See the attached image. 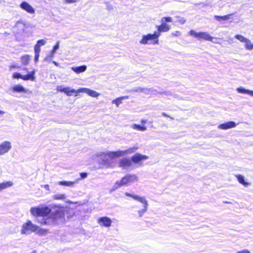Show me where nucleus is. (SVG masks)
I'll return each mask as SVG.
<instances>
[{
  "mask_svg": "<svg viewBox=\"0 0 253 253\" xmlns=\"http://www.w3.org/2000/svg\"><path fill=\"white\" fill-rule=\"evenodd\" d=\"M20 59L21 62L23 65H27L29 64L30 58L28 55H25L22 56Z\"/></svg>",
  "mask_w": 253,
  "mask_h": 253,
  "instance_id": "obj_28",
  "label": "nucleus"
},
{
  "mask_svg": "<svg viewBox=\"0 0 253 253\" xmlns=\"http://www.w3.org/2000/svg\"><path fill=\"white\" fill-rule=\"evenodd\" d=\"M87 67L86 65H82L80 66L73 67L71 68L72 70L77 74H80L84 72L86 70Z\"/></svg>",
  "mask_w": 253,
  "mask_h": 253,
  "instance_id": "obj_21",
  "label": "nucleus"
},
{
  "mask_svg": "<svg viewBox=\"0 0 253 253\" xmlns=\"http://www.w3.org/2000/svg\"><path fill=\"white\" fill-rule=\"evenodd\" d=\"M143 88L140 87H135L131 89L130 91V92H142Z\"/></svg>",
  "mask_w": 253,
  "mask_h": 253,
  "instance_id": "obj_37",
  "label": "nucleus"
},
{
  "mask_svg": "<svg viewBox=\"0 0 253 253\" xmlns=\"http://www.w3.org/2000/svg\"><path fill=\"white\" fill-rule=\"evenodd\" d=\"M137 148L133 147L129 148L125 150H119L115 151L113 153H110V156L111 157H120L121 156H124L127 154H130L134 152Z\"/></svg>",
  "mask_w": 253,
  "mask_h": 253,
  "instance_id": "obj_9",
  "label": "nucleus"
},
{
  "mask_svg": "<svg viewBox=\"0 0 253 253\" xmlns=\"http://www.w3.org/2000/svg\"><path fill=\"white\" fill-rule=\"evenodd\" d=\"M157 93L160 94V91H158L153 87L150 88V94H156Z\"/></svg>",
  "mask_w": 253,
  "mask_h": 253,
  "instance_id": "obj_40",
  "label": "nucleus"
},
{
  "mask_svg": "<svg viewBox=\"0 0 253 253\" xmlns=\"http://www.w3.org/2000/svg\"><path fill=\"white\" fill-rule=\"evenodd\" d=\"M51 58L50 57V55H49V56H48L47 57H46L44 59V60H45L50 61V59H51Z\"/></svg>",
  "mask_w": 253,
  "mask_h": 253,
  "instance_id": "obj_47",
  "label": "nucleus"
},
{
  "mask_svg": "<svg viewBox=\"0 0 253 253\" xmlns=\"http://www.w3.org/2000/svg\"><path fill=\"white\" fill-rule=\"evenodd\" d=\"M245 43V47L249 50H252L253 49V42L252 43L250 40L247 39Z\"/></svg>",
  "mask_w": 253,
  "mask_h": 253,
  "instance_id": "obj_31",
  "label": "nucleus"
},
{
  "mask_svg": "<svg viewBox=\"0 0 253 253\" xmlns=\"http://www.w3.org/2000/svg\"><path fill=\"white\" fill-rule=\"evenodd\" d=\"M11 143L8 141H4L0 144V155L7 153L11 148Z\"/></svg>",
  "mask_w": 253,
  "mask_h": 253,
  "instance_id": "obj_11",
  "label": "nucleus"
},
{
  "mask_svg": "<svg viewBox=\"0 0 253 253\" xmlns=\"http://www.w3.org/2000/svg\"><path fill=\"white\" fill-rule=\"evenodd\" d=\"M131 161L128 158L121 159L119 162V167L123 169H127L131 166Z\"/></svg>",
  "mask_w": 253,
  "mask_h": 253,
  "instance_id": "obj_13",
  "label": "nucleus"
},
{
  "mask_svg": "<svg viewBox=\"0 0 253 253\" xmlns=\"http://www.w3.org/2000/svg\"><path fill=\"white\" fill-rule=\"evenodd\" d=\"M160 94H164L167 96H171L172 95V93L170 91H165L164 92L160 91Z\"/></svg>",
  "mask_w": 253,
  "mask_h": 253,
  "instance_id": "obj_42",
  "label": "nucleus"
},
{
  "mask_svg": "<svg viewBox=\"0 0 253 253\" xmlns=\"http://www.w3.org/2000/svg\"><path fill=\"white\" fill-rule=\"evenodd\" d=\"M237 90L238 92L240 93L248 94L252 96H253V90L247 89L242 86L237 88Z\"/></svg>",
  "mask_w": 253,
  "mask_h": 253,
  "instance_id": "obj_23",
  "label": "nucleus"
},
{
  "mask_svg": "<svg viewBox=\"0 0 253 253\" xmlns=\"http://www.w3.org/2000/svg\"><path fill=\"white\" fill-rule=\"evenodd\" d=\"M57 90L61 92L65 93L68 96H72L73 93H79L78 90L71 88L69 87H64L62 85H58L57 86Z\"/></svg>",
  "mask_w": 253,
  "mask_h": 253,
  "instance_id": "obj_10",
  "label": "nucleus"
},
{
  "mask_svg": "<svg viewBox=\"0 0 253 253\" xmlns=\"http://www.w3.org/2000/svg\"><path fill=\"white\" fill-rule=\"evenodd\" d=\"M142 92L146 94H150V88H143Z\"/></svg>",
  "mask_w": 253,
  "mask_h": 253,
  "instance_id": "obj_41",
  "label": "nucleus"
},
{
  "mask_svg": "<svg viewBox=\"0 0 253 253\" xmlns=\"http://www.w3.org/2000/svg\"><path fill=\"white\" fill-rule=\"evenodd\" d=\"M162 115L164 116V117H170L169 115H168L167 114H166L165 112H163L162 113Z\"/></svg>",
  "mask_w": 253,
  "mask_h": 253,
  "instance_id": "obj_48",
  "label": "nucleus"
},
{
  "mask_svg": "<svg viewBox=\"0 0 253 253\" xmlns=\"http://www.w3.org/2000/svg\"><path fill=\"white\" fill-rule=\"evenodd\" d=\"M147 121V120L142 119V120H141V122L142 124H145V123H146Z\"/></svg>",
  "mask_w": 253,
  "mask_h": 253,
  "instance_id": "obj_49",
  "label": "nucleus"
},
{
  "mask_svg": "<svg viewBox=\"0 0 253 253\" xmlns=\"http://www.w3.org/2000/svg\"><path fill=\"white\" fill-rule=\"evenodd\" d=\"M12 90L14 92H27V90L22 85L17 84L13 86L12 88Z\"/></svg>",
  "mask_w": 253,
  "mask_h": 253,
  "instance_id": "obj_22",
  "label": "nucleus"
},
{
  "mask_svg": "<svg viewBox=\"0 0 253 253\" xmlns=\"http://www.w3.org/2000/svg\"><path fill=\"white\" fill-rule=\"evenodd\" d=\"M55 53V52H53V49H52V50L51 51L50 54L49 55L51 58H52L53 57L54 54Z\"/></svg>",
  "mask_w": 253,
  "mask_h": 253,
  "instance_id": "obj_46",
  "label": "nucleus"
},
{
  "mask_svg": "<svg viewBox=\"0 0 253 253\" xmlns=\"http://www.w3.org/2000/svg\"><path fill=\"white\" fill-rule=\"evenodd\" d=\"M148 157L146 155H141L140 153H136L131 157V161L134 163H139L141 161L147 160Z\"/></svg>",
  "mask_w": 253,
  "mask_h": 253,
  "instance_id": "obj_14",
  "label": "nucleus"
},
{
  "mask_svg": "<svg viewBox=\"0 0 253 253\" xmlns=\"http://www.w3.org/2000/svg\"><path fill=\"white\" fill-rule=\"evenodd\" d=\"M12 77L14 79H21L23 80V75H21L19 73H14L13 74Z\"/></svg>",
  "mask_w": 253,
  "mask_h": 253,
  "instance_id": "obj_36",
  "label": "nucleus"
},
{
  "mask_svg": "<svg viewBox=\"0 0 253 253\" xmlns=\"http://www.w3.org/2000/svg\"><path fill=\"white\" fill-rule=\"evenodd\" d=\"M44 187L46 188V189L48 190L49 189V185H45Z\"/></svg>",
  "mask_w": 253,
  "mask_h": 253,
  "instance_id": "obj_52",
  "label": "nucleus"
},
{
  "mask_svg": "<svg viewBox=\"0 0 253 253\" xmlns=\"http://www.w3.org/2000/svg\"><path fill=\"white\" fill-rule=\"evenodd\" d=\"M36 252L35 251H33V253H35Z\"/></svg>",
  "mask_w": 253,
  "mask_h": 253,
  "instance_id": "obj_57",
  "label": "nucleus"
},
{
  "mask_svg": "<svg viewBox=\"0 0 253 253\" xmlns=\"http://www.w3.org/2000/svg\"><path fill=\"white\" fill-rule=\"evenodd\" d=\"M128 98V96H123L116 98L112 101V103L115 104L117 107H119V105L122 103V100Z\"/></svg>",
  "mask_w": 253,
  "mask_h": 253,
  "instance_id": "obj_24",
  "label": "nucleus"
},
{
  "mask_svg": "<svg viewBox=\"0 0 253 253\" xmlns=\"http://www.w3.org/2000/svg\"><path fill=\"white\" fill-rule=\"evenodd\" d=\"M0 114H4V112L0 110Z\"/></svg>",
  "mask_w": 253,
  "mask_h": 253,
  "instance_id": "obj_53",
  "label": "nucleus"
},
{
  "mask_svg": "<svg viewBox=\"0 0 253 253\" xmlns=\"http://www.w3.org/2000/svg\"><path fill=\"white\" fill-rule=\"evenodd\" d=\"M80 176L82 179H84L87 177V173L86 172H81L80 173Z\"/></svg>",
  "mask_w": 253,
  "mask_h": 253,
  "instance_id": "obj_44",
  "label": "nucleus"
},
{
  "mask_svg": "<svg viewBox=\"0 0 253 253\" xmlns=\"http://www.w3.org/2000/svg\"><path fill=\"white\" fill-rule=\"evenodd\" d=\"M236 126V124L233 121H230L220 124L218 127L221 129H227L229 128L235 127Z\"/></svg>",
  "mask_w": 253,
  "mask_h": 253,
  "instance_id": "obj_18",
  "label": "nucleus"
},
{
  "mask_svg": "<svg viewBox=\"0 0 253 253\" xmlns=\"http://www.w3.org/2000/svg\"><path fill=\"white\" fill-rule=\"evenodd\" d=\"M12 184L13 183L11 181H6L5 182L0 183V191L11 186Z\"/></svg>",
  "mask_w": 253,
  "mask_h": 253,
  "instance_id": "obj_27",
  "label": "nucleus"
},
{
  "mask_svg": "<svg viewBox=\"0 0 253 253\" xmlns=\"http://www.w3.org/2000/svg\"><path fill=\"white\" fill-rule=\"evenodd\" d=\"M66 198L65 194H57L53 196V198L55 200H63Z\"/></svg>",
  "mask_w": 253,
  "mask_h": 253,
  "instance_id": "obj_32",
  "label": "nucleus"
},
{
  "mask_svg": "<svg viewBox=\"0 0 253 253\" xmlns=\"http://www.w3.org/2000/svg\"><path fill=\"white\" fill-rule=\"evenodd\" d=\"M12 68H19V67L16 66V65H12L11 66Z\"/></svg>",
  "mask_w": 253,
  "mask_h": 253,
  "instance_id": "obj_54",
  "label": "nucleus"
},
{
  "mask_svg": "<svg viewBox=\"0 0 253 253\" xmlns=\"http://www.w3.org/2000/svg\"><path fill=\"white\" fill-rule=\"evenodd\" d=\"M46 42L45 40L41 39L37 41L36 44L34 46V50H39L41 51V46L46 44Z\"/></svg>",
  "mask_w": 253,
  "mask_h": 253,
  "instance_id": "obj_25",
  "label": "nucleus"
},
{
  "mask_svg": "<svg viewBox=\"0 0 253 253\" xmlns=\"http://www.w3.org/2000/svg\"><path fill=\"white\" fill-rule=\"evenodd\" d=\"M30 211L35 216H41L38 220L43 225L57 224L64 220V208L60 205L50 204L42 208L33 207Z\"/></svg>",
  "mask_w": 253,
  "mask_h": 253,
  "instance_id": "obj_1",
  "label": "nucleus"
},
{
  "mask_svg": "<svg viewBox=\"0 0 253 253\" xmlns=\"http://www.w3.org/2000/svg\"><path fill=\"white\" fill-rule=\"evenodd\" d=\"M38 229V226L32 223L30 220L27 221L24 223L21 230V234L25 235H29L32 232L36 231Z\"/></svg>",
  "mask_w": 253,
  "mask_h": 253,
  "instance_id": "obj_6",
  "label": "nucleus"
},
{
  "mask_svg": "<svg viewBox=\"0 0 253 253\" xmlns=\"http://www.w3.org/2000/svg\"><path fill=\"white\" fill-rule=\"evenodd\" d=\"M171 35L174 37H179L181 35L180 32L176 31L171 34Z\"/></svg>",
  "mask_w": 253,
  "mask_h": 253,
  "instance_id": "obj_43",
  "label": "nucleus"
},
{
  "mask_svg": "<svg viewBox=\"0 0 253 253\" xmlns=\"http://www.w3.org/2000/svg\"><path fill=\"white\" fill-rule=\"evenodd\" d=\"M23 69H24V70H25V71H27V68H24Z\"/></svg>",
  "mask_w": 253,
  "mask_h": 253,
  "instance_id": "obj_56",
  "label": "nucleus"
},
{
  "mask_svg": "<svg viewBox=\"0 0 253 253\" xmlns=\"http://www.w3.org/2000/svg\"><path fill=\"white\" fill-rule=\"evenodd\" d=\"M36 70L34 69L32 71L28 73L27 75H23V80L24 81L31 80L34 81L35 80Z\"/></svg>",
  "mask_w": 253,
  "mask_h": 253,
  "instance_id": "obj_19",
  "label": "nucleus"
},
{
  "mask_svg": "<svg viewBox=\"0 0 253 253\" xmlns=\"http://www.w3.org/2000/svg\"><path fill=\"white\" fill-rule=\"evenodd\" d=\"M172 21V18L170 17H164L161 19V22L166 23L167 22H170Z\"/></svg>",
  "mask_w": 253,
  "mask_h": 253,
  "instance_id": "obj_34",
  "label": "nucleus"
},
{
  "mask_svg": "<svg viewBox=\"0 0 253 253\" xmlns=\"http://www.w3.org/2000/svg\"><path fill=\"white\" fill-rule=\"evenodd\" d=\"M159 32H154L153 34H148L142 36L141 40L139 41L142 44H158Z\"/></svg>",
  "mask_w": 253,
  "mask_h": 253,
  "instance_id": "obj_3",
  "label": "nucleus"
},
{
  "mask_svg": "<svg viewBox=\"0 0 253 253\" xmlns=\"http://www.w3.org/2000/svg\"><path fill=\"white\" fill-rule=\"evenodd\" d=\"M157 27L158 31L155 32H159V37L161 36V32H168L170 29V26L164 22H161V24L157 26Z\"/></svg>",
  "mask_w": 253,
  "mask_h": 253,
  "instance_id": "obj_16",
  "label": "nucleus"
},
{
  "mask_svg": "<svg viewBox=\"0 0 253 253\" xmlns=\"http://www.w3.org/2000/svg\"><path fill=\"white\" fill-rule=\"evenodd\" d=\"M52 62L56 66H58L59 65V63L56 62V61H53Z\"/></svg>",
  "mask_w": 253,
  "mask_h": 253,
  "instance_id": "obj_51",
  "label": "nucleus"
},
{
  "mask_svg": "<svg viewBox=\"0 0 253 253\" xmlns=\"http://www.w3.org/2000/svg\"><path fill=\"white\" fill-rule=\"evenodd\" d=\"M20 7L29 13H34V8L26 1H23L20 5Z\"/></svg>",
  "mask_w": 253,
  "mask_h": 253,
  "instance_id": "obj_17",
  "label": "nucleus"
},
{
  "mask_svg": "<svg viewBox=\"0 0 253 253\" xmlns=\"http://www.w3.org/2000/svg\"><path fill=\"white\" fill-rule=\"evenodd\" d=\"M78 92H84L88 94L89 96L93 97H97L99 94L96 91L91 90L87 88H81L78 90Z\"/></svg>",
  "mask_w": 253,
  "mask_h": 253,
  "instance_id": "obj_15",
  "label": "nucleus"
},
{
  "mask_svg": "<svg viewBox=\"0 0 253 253\" xmlns=\"http://www.w3.org/2000/svg\"><path fill=\"white\" fill-rule=\"evenodd\" d=\"M35 51V58L34 60L35 62H37L39 60V58L40 56V52L41 51H39V50H34Z\"/></svg>",
  "mask_w": 253,
  "mask_h": 253,
  "instance_id": "obj_35",
  "label": "nucleus"
},
{
  "mask_svg": "<svg viewBox=\"0 0 253 253\" xmlns=\"http://www.w3.org/2000/svg\"><path fill=\"white\" fill-rule=\"evenodd\" d=\"M125 195L126 196L133 198L134 200L137 201L143 205V209L137 211L139 217H141L147 211L149 205L147 200L144 197H140L138 195H132L128 192H126Z\"/></svg>",
  "mask_w": 253,
  "mask_h": 253,
  "instance_id": "obj_2",
  "label": "nucleus"
},
{
  "mask_svg": "<svg viewBox=\"0 0 253 253\" xmlns=\"http://www.w3.org/2000/svg\"><path fill=\"white\" fill-rule=\"evenodd\" d=\"M189 34L197 38L198 40H204L206 41H211L212 38L207 32L197 33L194 30H191L189 31Z\"/></svg>",
  "mask_w": 253,
  "mask_h": 253,
  "instance_id": "obj_7",
  "label": "nucleus"
},
{
  "mask_svg": "<svg viewBox=\"0 0 253 253\" xmlns=\"http://www.w3.org/2000/svg\"><path fill=\"white\" fill-rule=\"evenodd\" d=\"M138 177L135 174H127L123 177L120 181H117L113 187V190L117 189L119 187L137 181Z\"/></svg>",
  "mask_w": 253,
  "mask_h": 253,
  "instance_id": "obj_4",
  "label": "nucleus"
},
{
  "mask_svg": "<svg viewBox=\"0 0 253 253\" xmlns=\"http://www.w3.org/2000/svg\"><path fill=\"white\" fill-rule=\"evenodd\" d=\"M132 128L134 129H137L140 131H145L146 130L147 127L145 126H141L139 125L133 124L132 125Z\"/></svg>",
  "mask_w": 253,
  "mask_h": 253,
  "instance_id": "obj_30",
  "label": "nucleus"
},
{
  "mask_svg": "<svg viewBox=\"0 0 253 253\" xmlns=\"http://www.w3.org/2000/svg\"><path fill=\"white\" fill-rule=\"evenodd\" d=\"M77 181H61L59 182V184L62 186L73 187Z\"/></svg>",
  "mask_w": 253,
  "mask_h": 253,
  "instance_id": "obj_26",
  "label": "nucleus"
},
{
  "mask_svg": "<svg viewBox=\"0 0 253 253\" xmlns=\"http://www.w3.org/2000/svg\"><path fill=\"white\" fill-rule=\"evenodd\" d=\"M79 0H65V2L66 3H75L78 1Z\"/></svg>",
  "mask_w": 253,
  "mask_h": 253,
  "instance_id": "obj_45",
  "label": "nucleus"
},
{
  "mask_svg": "<svg viewBox=\"0 0 253 253\" xmlns=\"http://www.w3.org/2000/svg\"><path fill=\"white\" fill-rule=\"evenodd\" d=\"M107 9H108V10H111L113 9V7H112V6L108 5L107 6Z\"/></svg>",
  "mask_w": 253,
  "mask_h": 253,
  "instance_id": "obj_50",
  "label": "nucleus"
},
{
  "mask_svg": "<svg viewBox=\"0 0 253 253\" xmlns=\"http://www.w3.org/2000/svg\"><path fill=\"white\" fill-rule=\"evenodd\" d=\"M59 42H57L56 43L55 45H54L53 47V52H55L59 48Z\"/></svg>",
  "mask_w": 253,
  "mask_h": 253,
  "instance_id": "obj_39",
  "label": "nucleus"
},
{
  "mask_svg": "<svg viewBox=\"0 0 253 253\" xmlns=\"http://www.w3.org/2000/svg\"><path fill=\"white\" fill-rule=\"evenodd\" d=\"M235 176L237 178L238 182L245 187H248L249 186L251 185V183L245 181V177L243 175L238 174L236 175Z\"/></svg>",
  "mask_w": 253,
  "mask_h": 253,
  "instance_id": "obj_20",
  "label": "nucleus"
},
{
  "mask_svg": "<svg viewBox=\"0 0 253 253\" xmlns=\"http://www.w3.org/2000/svg\"><path fill=\"white\" fill-rule=\"evenodd\" d=\"M98 222L101 226L110 227L111 226L112 222L109 217L107 216H103L100 217L98 219Z\"/></svg>",
  "mask_w": 253,
  "mask_h": 253,
  "instance_id": "obj_12",
  "label": "nucleus"
},
{
  "mask_svg": "<svg viewBox=\"0 0 253 253\" xmlns=\"http://www.w3.org/2000/svg\"><path fill=\"white\" fill-rule=\"evenodd\" d=\"M28 27L26 22L23 20L18 21L13 28V32L15 34H21L24 32Z\"/></svg>",
  "mask_w": 253,
  "mask_h": 253,
  "instance_id": "obj_8",
  "label": "nucleus"
},
{
  "mask_svg": "<svg viewBox=\"0 0 253 253\" xmlns=\"http://www.w3.org/2000/svg\"><path fill=\"white\" fill-rule=\"evenodd\" d=\"M176 18L177 19V21L181 24H184L186 22V20L182 17L177 16Z\"/></svg>",
  "mask_w": 253,
  "mask_h": 253,
  "instance_id": "obj_38",
  "label": "nucleus"
},
{
  "mask_svg": "<svg viewBox=\"0 0 253 253\" xmlns=\"http://www.w3.org/2000/svg\"><path fill=\"white\" fill-rule=\"evenodd\" d=\"M224 203H226V204H230L231 203L230 202H227V201L224 202Z\"/></svg>",
  "mask_w": 253,
  "mask_h": 253,
  "instance_id": "obj_55",
  "label": "nucleus"
},
{
  "mask_svg": "<svg viewBox=\"0 0 253 253\" xmlns=\"http://www.w3.org/2000/svg\"><path fill=\"white\" fill-rule=\"evenodd\" d=\"M115 151H107L106 152H98L96 153V156L97 160L100 162V163L106 167H111L110 166L109 159H113L116 157H111L110 156V153L114 152Z\"/></svg>",
  "mask_w": 253,
  "mask_h": 253,
  "instance_id": "obj_5",
  "label": "nucleus"
},
{
  "mask_svg": "<svg viewBox=\"0 0 253 253\" xmlns=\"http://www.w3.org/2000/svg\"><path fill=\"white\" fill-rule=\"evenodd\" d=\"M235 38L239 40L241 42H245L247 38L241 35H236L235 36Z\"/></svg>",
  "mask_w": 253,
  "mask_h": 253,
  "instance_id": "obj_33",
  "label": "nucleus"
},
{
  "mask_svg": "<svg viewBox=\"0 0 253 253\" xmlns=\"http://www.w3.org/2000/svg\"><path fill=\"white\" fill-rule=\"evenodd\" d=\"M231 16V14L226 15L224 16L215 15L214 17L217 21H221V20H228Z\"/></svg>",
  "mask_w": 253,
  "mask_h": 253,
  "instance_id": "obj_29",
  "label": "nucleus"
}]
</instances>
